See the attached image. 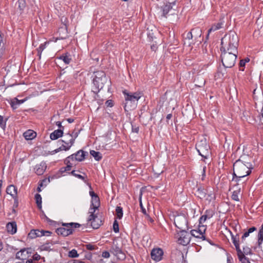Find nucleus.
<instances>
[{
    "instance_id": "a211bd4d",
    "label": "nucleus",
    "mask_w": 263,
    "mask_h": 263,
    "mask_svg": "<svg viewBox=\"0 0 263 263\" xmlns=\"http://www.w3.org/2000/svg\"><path fill=\"white\" fill-rule=\"evenodd\" d=\"M6 192L8 194L10 195L12 198L17 196V188L13 185H9L6 189Z\"/></svg>"
},
{
    "instance_id": "0e129e2a",
    "label": "nucleus",
    "mask_w": 263,
    "mask_h": 263,
    "mask_svg": "<svg viewBox=\"0 0 263 263\" xmlns=\"http://www.w3.org/2000/svg\"><path fill=\"white\" fill-rule=\"evenodd\" d=\"M193 38V34L192 32V30H191V31L187 32L186 34V39L189 40L192 39Z\"/></svg>"
},
{
    "instance_id": "ea45409f",
    "label": "nucleus",
    "mask_w": 263,
    "mask_h": 263,
    "mask_svg": "<svg viewBox=\"0 0 263 263\" xmlns=\"http://www.w3.org/2000/svg\"><path fill=\"white\" fill-rule=\"evenodd\" d=\"M239 192V191L236 190L233 191L231 198L233 200L238 201L239 200V199L238 198V193Z\"/></svg>"
},
{
    "instance_id": "37998d69",
    "label": "nucleus",
    "mask_w": 263,
    "mask_h": 263,
    "mask_svg": "<svg viewBox=\"0 0 263 263\" xmlns=\"http://www.w3.org/2000/svg\"><path fill=\"white\" fill-rule=\"evenodd\" d=\"M205 231H206V226L204 225H203L202 224H199L198 231H199V232L200 233H201V235H204Z\"/></svg>"
},
{
    "instance_id": "9b49d317",
    "label": "nucleus",
    "mask_w": 263,
    "mask_h": 263,
    "mask_svg": "<svg viewBox=\"0 0 263 263\" xmlns=\"http://www.w3.org/2000/svg\"><path fill=\"white\" fill-rule=\"evenodd\" d=\"M74 143V139L71 138L69 142H68L64 140H59L58 141V143L60 146L58 148L59 152L61 151H67L73 145Z\"/></svg>"
},
{
    "instance_id": "5701e85b",
    "label": "nucleus",
    "mask_w": 263,
    "mask_h": 263,
    "mask_svg": "<svg viewBox=\"0 0 263 263\" xmlns=\"http://www.w3.org/2000/svg\"><path fill=\"white\" fill-rule=\"evenodd\" d=\"M222 25L223 24L222 22H218L217 24L213 25L211 28L208 30L206 39H208L210 33H211L212 31H215L221 28Z\"/></svg>"
},
{
    "instance_id": "58836bf2",
    "label": "nucleus",
    "mask_w": 263,
    "mask_h": 263,
    "mask_svg": "<svg viewBox=\"0 0 263 263\" xmlns=\"http://www.w3.org/2000/svg\"><path fill=\"white\" fill-rule=\"evenodd\" d=\"M18 8L20 10H23L26 6V3L25 0H18L17 1Z\"/></svg>"
},
{
    "instance_id": "de8ad7c7",
    "label": "nucleus",
    "mask_w": 263,
    "mask_h": 263,
    "mask_svg": "<svg viewBox=\"0 0 263 263\" xmlns=\"http://www.w3.org/2000/svg\"><path fill=\"white\" fill-rule=\"evenodd\" d=\"M250 61L249 59L248 58H247L245 59L241 60L239 62V67H244L245 66V64L247 62H248Z\"/></svg>"
},
{
    "instance_id": "7c9ffc66",
    "label": "nucleus",
    "mask_w": 263,
    "mask_h": 263,
    "mask_svg": "<svg viewBox=\"0 0 263 263\" xmlns=\"http://www.w3.org/2000/svg\"><path fill=\"white\" fill-rule=\"evenodd\" d=\"M90 154L93 156L97 161H100L102 158V154L99 152H97L94 150H91L90 151Z\"/></svg>"
},
{
    "instance_id": "a878e982",
    "label": "nucleus",
    "mask_w": 263,
    "mask_h": 263,
    "mask_svg": "<svg viewBox=\"0 0 263 263\" xmlns=\"http://www.w3.org/2000/svg\"><path fill=\"white\" fill-rule=\"evenodd\" d=\"M55 243H57L55 242H53L52 241H48L40 247V249L41 251H50L51 246Z\"/></svg>"
},
{
    "instance_id": "dca6fc26",
    "label": "nucleus",
    "mask_w": 263,
    "mask_h": 263,
    "mask_svg": "<svg viewBox=\"0 0 263 263\" xmlns=\"http://www.w3.org/2000/svg\"><path fill=\"white\" fill-rule=\"evenodd\" d=\"M63 135V129H58L55 130L53 132L50 134V138L51 140H54L58 139L59 138L62 137Z\"/></svg>"
},
{
    "instance_id": "8fccbe9b",
    "label": "nucleus",
    "mask_w": 263,
    "mask_h": 263,
    "mask_svg": "<svg viewBox=\"0 0 263 263\" xmlns=\"http://www.w3.org/2000/svg\"><path fill=\"white\" fill-rule=\"evenodd\" d=\"M204 214L207 215L208 218L210 219L213 217L214 215V212L211 210H207L205 211Z\"/></svg>"
},
{
    "instance_id": "338daca9",
    "label": "nucleus",
    "mask_w": 263,
    "mask_h": 263,
    "mask_svg": "<svg viewBox=\"0 0 263 263\" xmlns=\"http://www.w3.org/2000/svg\"><path fill=\"white\" fill-rule=\"evenodd\" d=\"M41 232H42V233H43V236H49L51 234V232L48 231L42 230Z\"/></svg>"
},
{
    "instance_id": "bf43d9fd",
    "label": "nucleus",
    "mask_w": 263,
    "mask_h": 263,
    "mask_svg": "<svg viewBox=\"0 0 263 263\" xmlns=\"http://www.w3.org/2000/svg\"><path fill=\"white\" fill-rule=\"evenodd\" d=\"M105 105L107 107H111L114 105L113 101L111 100H108L106 101Z\"/></svg>"
},
{
    "instance_id": "6e6d98bb",
    "label": "nucleus",
    "mask_w": 263,
    "mask_h": 263,
    "mask_svg": "<svg viewBox=\"0 0 263 263\" xmlns=\"http://www.w3.org/2000/svg\"><path fill=\"white\" fill-rule=\"evenodd\" d=\"M234 245L235 247V248L237 252L238 255L243 254V253L241 251V249H240L239 242L237 243L234 244Z\"/></svg>"
},
{
    "instance_id": "864d4df0",
    "label": "nucleus",
    "mask_w": 263,
    "mask_h": 263,
    "mask_svg": "<svg viewBox=\"0 0 263 263\" xmlns=\"http://www.w3.org/2000/svg\"><path fill=\"white\" fill-rule=\"evenodd\" d=\"M80 132V130H79L77 132H73L72 134H68V136L69 137H71V138L76 139L79 135V133Z\"/></svg>"
},
{
    "instance_id": "1a4fd4ad",
    "label": "nucleus",
    "mask_w": 263,
    "mask_h": 263,
    "mask_svg": "<svg viewBox=\"0 0 263 263\" xmlns=\"http://www.w3.org/2000/svg\"><path fill=\"white\" fill-rule=\"evenodd\" d=\"M101 80H103V79H101ZM93 84L95 87V90L93 91L97 93L104 87L105 84L110 86L111 82L108 80L107 78H106V80L104 81L101 80V79H93Z\"/></svg>"
},
{
    "instance_id": "f257e3e1",
    "label": "nucleus",
    "mask_w": 263,
    "mask_h": 263,
    "mask_svg": "<svg viewBox=\"0 0 263 263\" xmlns=\"http://www.w3.org/2000/svg\"><path fill=\"white\" fill-rule=\"evenodd\" d=\"M252 159L249 156H243L236 160L233 164V175L236 174L239 177H245L251 173L253 168L252 163Z\"/></svg>"
},
{
    "instance_id": "0eeeda50",
    "label": "nucleus",
    "mask_w": 263,
    "mask_h": 263,
    "mask_svg": "<svg viewBox=\"0 0 263 263\" xmlns=\"http://www.w3.org/2000/svg\"><path fill=\"white\" fill-rule=\"evenodd\" d=\"M174 224L180 230H184L187 227V220L184 215H177L175 217Z\"/></svg>"
},
{
    "instance_id": "2f4dec72",
    "label": "nucleus",
    "mask_w": 263,
    "mask_h": 263,
    "mask_svg": "<svg viewBox=\"0 0 263 263\" xmlns=\"http://www.w3.org/2000/svg\"><path fill=\"white\" fill-rule=\"evenodd\" d=\"M100 204L99 202V198L98 196L93 197L91 199V206H92V209H97Z\"/></svg>"
},
{
    "instance_id": "69168bd1",
    "label": "nucleus",
    "mask_w": 263,
    "mask_h": 263,
    "mask_svg": "<svg viewBox=\"0 0 263 263\" xmlns=\"http://www.w3.org/2000/svg\"><path fill=\"white\" fill-rule=\"evenodd\" d=\"M238 256L239 260L241 262V263H242L244 261V258H247V257H245L244 254L238 255Z\"/></svg>"
},
{
    "instance_id": "393cba45",
    "label": "nucleus",
    "mask_w": 263,
    "mask_h": 263,
    "mask_svg": "<svg viewBox=\"0 0 263 263\" xmlns=\"http://www.w3.org/2000/svg\"><path fill=\"white\" fill-rule=\"evenodd\" d=\"M94 74L95 76L93 79H103L102 81H104L107 78L105 72L103 71H97L94 72Z\"/></svg>"
},
{
    "instance_id": "13d9d810",
    "label": "nucleus",
    "mask_w": 263,
    "mask_h": 263,
    "mask_svg": "<svg viewBox=\"0 0 263 263\" xmlns=\"http://www.w3.org/2000/svg\"><path fill=\"white\" fill-rule=\"evenodd\" d=\"M243 177H239L238 175H237L236 174V176H234V175H233V178H232V181H235L236 182V183H238V182H239V181L240 180L241 178H242Z\"/></svg>"
},
{
    "instance_id": "e433bc0d",
    "label": "nucleus",
    "mask_w": 263,
    "mask_h": 263,
    "mask_svg": "<svg viewBox=\"0 0 263 263\" xmlns=\"http://www.w3.org/2000/svg\"><path fill=\"white\" fill-rule=\"evenodd\" d=\"M46 42H45V43L44 44H41L39 47L37 49V55L39 56V58H41V54H42V51L44 50V49L46 48Z\"/></svg>"
},
{
    "instance_id": "412c9836",
    "label": "nucleus",
    "mask_w": 263,
    "mask_h": 263,
    "mask_svg": "<svg viewBox=\"0 0 263 263\" xmlns=\"http://www.w3.org/2000/svg\"><path fill=\"white\" fill-rule=\"evenodd\" d=\"M192 30L193 34V37H194L195 40L201 42V41L199 40V38L201 37L202 34L201 29L199 28H195L192 29Z\"/></svg>"
},
{
    "instance_id": "f704fd0d",
    "label": "nucleus",
    "mask_w": 263,
    "mask_h": 263,
    "mask_svg": "<svg viewBox=\"0 0 263 263\" xmlns=\"http://www.w3.org/2000/svg\"><path fill=\"white\" fill-rule=\"evenodd\" d=\"M117 218L120 219L123 216L122 208L120 206H117L116 209Z\"/></svg>"
},
{
    "instance_id": "680f3d73",
    "label": "nucleus",
    "mask_w": 263,
    "mask_h": 263,
    "mask_svg": "<svg viewBox=\"0 0 263 263\" xmlns=\"http://www.w3.org/2000/svg\"><path fill=\"white\" fill-rule=\"evenodd\" d=\"M243 254H246L247 255L250 254L251 251V249L248 247H243Z\"/></svg>"
},
{
    "instance_id": "f3484780",
    "label": "nucleus",
    "mask_w": 263,
    "mask_h": 263,
    "mask_svg": "<svg viewBox=\"0 0 263 263\" xmlns=\"http://www.w3.org/2000/svg\"><path fill=\"white\" fill-rule=\"evenodd\" d=\"M23 136L26 140H30L36 137V133L32 130L29 129L23 134Z\"/></svg>"
},
{
    "instance_id": "3c124183",
    "label": "nucleus",
    "mask_w": 263,
    "mask_h": 263,
    "mask_svg": "<svg viewBox=\"0 0 263 263\" xmlns=\"http://www.w3.org/2000/svg\"><path fill=\"white\" fill-rule=\"evenodd\" d=\"M207 219H209L208 217L207 216V215H205V214L203 215L199 218V224H202L203 223H204L206 221V220Z\"/></svg>"
},
{
    "instance_id": "423d86ee",
    "label": "nucleus",
    "mask_w": 263,
    "mask_h": 263,
    "mask_svg": "<svg viewBox=\"0 0 263 263\" xmlns=\"http://www.w3.org/2000/svg\"><path fill=\"white\" fill-rule=\"evenodd\" d=\"M176 5L175 2L168 3L164 4L161 7V10L162 12V16L166 18L168 16L176 14V10L173 8Z\"/></svg>"
},
{
    "instance_id": "4be33fe9",
    "label": "nucleus",
    "mask_w": 263,
    "mask_h": 263,
    "mask_svg": "<svg viewBox=\"0 0 263 263\" xmlns=\"http://www.w3.org/2000/svg\"><path fill=\"white\" fill-rule=\"evenodd\" d=\"M62 226H64L66 229H71L72 233L73 231L74 228H77L81 227V224L78 223L70 222V223H62Z\"/></svg>"
},
{
    "instance_id": "aec40b11",
    "label": "nucleus",
    "mask_w": 263,
    "mask_h": 263,
    "mask_svg": "<svg viewBox=\"0 0 263 263\" xmlns=\"http://www.w3.org/2000/svg\"><path fill=\"white\" fill-rule=\"evenodd\" d=\"M58 59L63 61L66 64H70L72 61L71 56L68 52L62 54Z\"/></svg>"
},
{
    "instance_id": "603ef678",
    "label": "nucleus",
    "mask_w": 263,
    "mask_h": 263,
    "mask_svg": "<svg viewBox=\"0 0 263 263\" xmlns=\"http://www.w3.org/2000/svg\"><path fill=\"white\" fill-rule=\"evenodd\" d=\"M35 199L36 200V203L42 204V197L41 195L39 194H36L35 195Z\"/></svg>"
},
{
    "instance_id": "4468645a",
    "label": "nucleus",
    "mask_w": 263,
    "mask_h": 263,
    "mask_svg": "<svg viewBox=\"0 0 263 263\" xmlns=\"http://www.w3.org/2000/svg\"><path fill=\"white\" fill-rule=\"evenodd\" d=\"M6 228L8 233L11 235H13L16 233L17 225L15 221L8 222L6 225Z\"/></svg>"
},
{
    "instance_id": "c85d7f7f",
    "label": "nucleus",
    "mask_w": 263,
    "mask_h": 263,
    "mask_svg": "<svg viewBox=\"0 0 263 263\" xmlns=\"http://www.w3.org/2000/svg\"><path fill=\"white\" fill-rule=\"evenodd\" d=\"M102 224V221L99 218H96V219L91 222V226L93 229H98Z\"/></svg>"
},
{
    "instance_id": "bb28decb",
    "label": "nucleus",
    "mask_w": 263,
    "mask_h": 263,
    "mask_svg": "<svg viewBox=\"0 0 263 263\" xmlns=\"http://www.w3.org/2000/svg\"><path fill=\"white\" fill-rule=\"evenodd\" d=\"M28 249L23 248L22 249H21L20 251L17 252L16 254V258L19 259H24V258L26 257V255L24 254V253L25 252H27V253L28 254L29 252L27 251Z\"/></svg>"
},
{
    "instance_id": "4d7b16f0",
    "label": "nucleus",
    "mask_w": 263,
    "mask_h": 263,
    "mask_svg": "<svg viewBox=\"0 0 263 263\" xmlns=\"http://www.w3.org/2000/svg\"><path fill=\"white\" fill-rule=\"evenodd\" d=\"M234 245L235 247V248L237 252L238 255L243 254V253L241 251V249H240L239 242L237 243L234 244Z\"/></svg>"
},
{
    "instance_id": "2eb2a0df",
    "label": "nucleus",
    "mask_w": 263,
    "mask_h": 263,
    "mask_svg": "<svg viewBox=\"0 0 263 263\" xmlns=\"http://www.w3.org/2000/svg\"><path fill=\"white\" fill-rule=\"evenodd\" d=\"M56 232L58 235L67 236L72 234V230L71 229H66L65 227H61L58 228L56 230Z\"/></svg>"
},
{
    "instance_id": "20e7f679",
    "label": "nucleus",
    "mask_w": 263,
    "mask_h": 263,
    "mask_svg": "<svg viewBox=\"0 0 263 263\" xmlns=\"http://www.w3.org/2000/svg\"><path fill=\"white\" fill-rule=\"evenodd\" d=\"M238 52L221 51V58L223 66L225 68L233 67L236 62Z\"/></svg>"
},
{
    "instance_id": "a19ab883",
    "label": "nucleus",
    "mask_w": 263,
    "mask_h": 263,
    "mask_svg": "<svg viewBox=\"0 0 263 263\" xmlns=\"http://www.w3.org/2000/svg\"><path fill=\"white\" fill-rule=\"evenodd\" d=\"M231 233V235L232 237V240L233 243L236 244L239 242V235L237 234L236 235H234L232 232Z\"/></svg>"
},
{
    "instance_id": "5fc2aeb1",
    "label": "nucleus",
    "mask_w": 263,
    "mask_h": 263,
    "mask_svg": "<svg viewBox=\"0 0 263 263\" xmlns=\"http://www.w3.org/2000/svg\"><path fill=\"white\" fill-rule=\"evenodd\" d=\"M234 245L235 247V248L237 252L238 255L243 254V253L241 251V249H240L239 242L237 243L234 244Z\"/></svg>"
},
{
    "instance_id": "774afa93",
    "label": "nucleus",
    "mask_w": 263,
    "mask_h": 263,
    "mask_svg": "<svg viewBox=\"0 0 263 263\" xmlns=\"http://www.w3.org/2000/svg\"><path fill=\"white\" fill-rule=\"evenodd\" d=\"M249 234H250V233L248 231L245 232L243 234V235L241 237L242 242H243V240L245 239V238L249 236Z\"/></svg>"
},
{
    "instance_id": "72a5a7b5",
    "label": "nucleus",
    "mask_w": 263,
    "mask_h": 263,
    "mask_svg": "<svg viewBox=\"0 0 263 263\" xmlns=\"http://www.w3.org/2000/svg\"><path fill=\"white\" fill-rule=\"evenodd\" d=\"M226 68H225L224 67L223 68H218L217 72V74L219 78L225 77L226 76V73H227V71H226Z\"/></svg>"
},
{
    "instance_id": "f8f14e48",
    "label": "nucleus",
    "mask_w": 263,
    "mask_h": 263,
    "mask_svg": "<svg viewBox=\"0 0 263 263\" xmlns=\"http://www.w3.org/2000/svg\"><path fill=\"white\" fill-rule=\"evenodd\" d=\"M151 258L156 262L162 260L163 255V251L160 248H154L151 253Z\"/></svg>"
},
{
    "instance_id": "f03ea898",
    "label": "nucleus",
    "mask_w": 263,
    "mask_h": 263,
    "mask_svg": "<svg viewBox=\"0 0 263 263\" xmlns=\"http://www.w3.org/2000/svg\"><path fill=\"white\" fill-rule=\"evenodd\" d=\"M239 39L237 34L234 32H231L222 38L221 41V51L231 52H238Z\"/></svg>"
},
{
    "instance_id": "6e6552de",
    "label": "nucleus",
    "mask_w": 263,
    "mask_h": 263,
    "mask_svg": "<svg viewBox=\"0 0 263 263\" xmlns=\"http://www.w3.org/2000/svg\"><path fill=\"white\" fill-rule=\"evenodd\" d=\"M110 252L116 256L119 260H124L126 258L125 253L117 245L114 244L110 248Z\"/></svg>"
},
{
    "instance_id": "49530a36",
    "label": "nucleus",
    "mask_w": 263,
    "mask_h": 263,
    "mask_svg": "<svg viewBox=\"0 0 263 263\" xmlns=\"http://www.w3.org/2000/svg\"><path fill=\"white\" fill-rule=\"evenodd\" d=\"M113 230L115 233H118L119 231V224L117 220H115L113 223Z\"/></svg>"
},
{
    "instance_id": "79ce46f5",
    "label": "nucleus",
    "mask_w": 263,
    "mask_h": 263,
    "mask_svg": "<svg viewBox=\"0 0 263 263\" xmlns=\"http://www.w3.org/2000/svg\"><path fill=\"white\" fill-rule=\"evenodd\" d=\"M84 247H85V248L87 250H91H91H96V249H98V247H97V246L92 245V244H91V243L86 244L84 246Z\"/></svg>"
},
{
    "instance_id": "6ab92c4d",
    "label": "nucleus",
    "mask_w": 263,
    "mask_h": 263,
    "mask_svg": "<svg viewBox=\"0 0 263 263\" xmlns=\"http://www.w3.org/2000/svg\"><path fill=\"white\" fill-rule=\"evenodd\" d=\"M43 233L39 230H32L29 233L28 237L30 239H34L37 237L43 236Z\"/></svg>"
},
{
    "instance_id": "c03bdc74",
    "label": "nucleus",
    "mask_w": 263,
    "mask_h": 263,
    "mask_svg": "<svg viewBox=\"0 0 263 263\" xmlns=\"http://www.w3.org/2000/svg\"><path fill=\"white\" fill-rule=\"evenodd\" d=\"M68 256L71 258H74L79 256L77 251L75 249H73L69 252Z\"/></svg>"
},
{
    "instance_id": "b1692460",
    "label": "nucleus",
    "mask_w": 263,
    "mask_h": 263,
    "mask_svg": "<svg viewBox=\"0 0 263 263\" xmlns=\"http://www.w3.org/2000/svg\"><path fill=\"white\" fill-rule=\"evenodd\" d=\"M85 153L87 152L83 150H79L76 153L75 160L78 161H82L85 159Z\"/></svg>"
},
{
    "instance_id": "cd10ccee",
    "label": "nucleus",
    "mask_w": 263,
    "mask_h": 263,
    "mask_svg": "<svg viewBox=\"0 0 263 263\" xmlns=\"http://www.w3.org/2000/svg\"><path fill=\"white\" fill-rule=\"evenodd\" d=\"M191 235L196 238H200L202 240H205L206 237L204 235H202L197 230H192L191 231Z\"/></svg>"
},
{
    "instance_id": "9d476101",
    "label": "nucleus",
    "mask_w": 263,
    "mask_h": 263,
    "mask_svg": "<svg viewBox=\"0 0 263 263\" xmlns=\"http://www.w3.org/2000/svg\"><path fill=\"white\" fill-rule=\"evenodd\" d=\"M190 234L184 230H180V233L179 234V237L178 238V243L183 246H186L190 243Z\"/></svg>"
},
{
    "instance_id": "052dcab7",
    "label": "nucleus",
    "mask_w": 263,
    "mask_h": 263,
    "mask_svg": "<svg viewBox=\"0 0 263 263\" xmlns=\"http://www.w3.org/2000/svg\"><path fill=\"white\" fill-rule=\"evenodd\" d=\"M102 256L105 258H108L110 257L109 252L106 251H103L102 254Z\"/></svg>"
},
{
    "instance_id": "a18cd8bd",
    "label": "nucleus",
    "mask_w": 263,
    "mask_h": 263,
    "mask_svg": "<svg viewBox=\"0 0 263 263\" xmlns=\"http://www.w3.org/2000/svg\"><path fill=\"white\" fill-rule=\"evenodd\" d=\"M6 120L7 119H6V120H4L3 116L0 115V126L3 129H4L6 127Z\"/></svg>"
},
{
    "instance_id": "473e14b6",
    "label": "nucleus",
    "mask_w": 263,
    "mask_h": 263,
    "mask_svg": "<svg viewBox=\"0 0 263 263\" xmlns=\"http://www.w3.org/2000/svg\"><path fill=\"white\" fill-rule=\"evenodd\" d=\"M96 210V209H92L91 207L90 208L89 213H90V215L88 218V221L91 222L96 219V218H98L97 215L94 214V212H95Z\"/></svg>"
},
{
    "instance_id": "39448f33",
    "label": "nucleus",
    "mask_w": 263,
    "mask_h": 263,
    "mask_svg": "<svg viewBox=\"0 0 263 263\" xmlns=\"http://www.w3.org/2000/svg\"><path fill=\"white\" fill-rule=\"evenodd\" d=\"M210 146L205 140H201L196 145V148L199 154L204 158H208L210 153Z\"/></svg>"
},
{
    "instance_id": "4c0bfd02",
    "label": "nucleus",
    "mask_w": 263,
    "mask_h": 263,
    "mask_svg": "<svg viewBox=\"0 0 263 263\" xmlns=\"http://www.w3.org/2000/svg\"><path fill=\"white\" fill-rule=\"evenodd\" d=\"M69 174L75 176L76 177H77L79 179L82 180L85 182H87V180L85 179V178L80 174L76 173V171H72L70 173H69Z\"/></svg>"
},
{
    "instance_id": "7ed1b4c3",
    "label": "nucleus",
    "mask_w": 263,
    "mask_h": 263,
    "mask_svg": "<svg viewBox=\"0 0 263 263\" xmlns=\"http://www.w3.org/2000/svg\"><path fill=\"white\" fill-rule=\"evenodd\" d=\"M125 102L124 108L126 111L134 110L137 107L138 100L141 97L140 92H129L126 90L123 91Z\"/></svg>"
},
{
    "instance_id": "c756f323",
    "label": "nucleus",
    "mask_w": 263,
    "mask_h": 263,
    "mask_svg": "<svg viewBox=\"0 0 263 263\" xmlns=\"http://www.w3.org/2000/svg\"><path fill=\"white\" fill-rule=\"evenodd\" d=\"M196 194L198 197L202 199L205 197L206 193L204 189L199 187L196 191Z\"/></svg>"
},
{
    "instance_id": "e2e57ef3",
    "label": "nucleus",
    "mask_w": 263,
    "mask_h": 263,
    "mask_svg": "<svg viewBox=\"0 0 263 263\" xmlns=\"http://www.w3.org/2000/svg\"><path fill=\"white\" fill-rule=\"evenodd\" d=\"M13 199H14V204H13V208H17L18 205V198H17V197H15L14 198H13Z\"/></svg>"
},
{
    "instance_id": "09e8293b",
    "label": "nucleus",
    "mask_w": 263,
    "mask_h": 263,
    "mask_svg": "<svg viewBox=\"0 0 263 263\" xmlns=\"http://www.w3.org/2000/svg\"><path fill=\"white\" fill-rule=\"evenodd\" d=\"M258 237V246H260L263 241V233L259 232Z\"/></svg>"
},
{
    "instance_id": "ddd939ff",
    "label": "nucleus",
    "mask_w": 263,
    "mask_h": 263,
    "mask_svg": "<svg viewBox=\"0 0 263 263\" xmlns=\"http://www.w3.org/2000/svg\"><path fill=\"white\" fill-rule=\"evenodd\" d=\"M46 168V163L42 161L40 164H37L35 166L34 171L36 175H41L43 174Z\"/></svg>"
},
{
    "instance_id": "c9c22d12",
    "label": "nucleus",
    "mask_w": 263,
    "mask_h": 263,
    "mask_svg": "<svg viewBox=\"0 0 263 263\" xmlns=\"http://www.w3.org/2000/svg\"><path fill=\"white\" fill-rule=\"evenodd\" d=\"M16 101L12 102L11 103V107L13 109H15L17 108V105H20L22 103H24L25 100H19L15 98Z\"/></svg>"
}]
</instances>
